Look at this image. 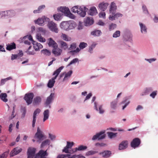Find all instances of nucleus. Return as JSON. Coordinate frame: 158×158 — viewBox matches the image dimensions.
Listing matches in <instances>:
<instances>
[{
	"label": "nucleus",
	"instance_id": "1",
	"mask_svg": "<svg viewBox=\"0 0 158 158\" xmlns=\"http://www.w3.org/2000/svg\"><path fill=\"white\" fill-rule=\"evenodd\" d=\"M72 11L74 13H77L82 17H84L86 15V12L88 10V9L84 6H75L71 9Z\"/></svg>",
	"mask_w": 158,
	"mask_h": 158
},
{
	"label": "nucleus",
	"instance_id": "2",
	"mask_svg": "<svg viewBox=\"0 0 158 158\" xmlns=\"http://www.w3.org/2000/svg\"><path fill=\"white\" fill-rule=\"evenodd\" d=\"M76 26V23L73 21H63L60 25L62 29L67 31L74 29Z\"/></svg>",
	"mask_w": 158,
	"mask_h": 158
},
{
	"label": "nucleus",
	"instance_id": "3",
	"mask_svg": "<svg viewBox=\"0 0 158 158\" xmlns=\"http://www.w3.org/2000/svg\"><path fill=\"white\" fill-rule=\"evenodd\" d=\"M49 19L44 16L41 18H39L36 20L35 21V23L40 26H44L49 21Z\"/></svg>",
	"mask_w": 158,
	"mask_h": 158
},
{
	"label": "nucleus",
	"instance_id": "4",
	"mask_svg": "<svg viewBox=\"0 0 158 158\" xmlns=\"http://www.w3.org/2000/svg\"><path fill=\"white\" fill-rule=\"evenodd\" d=\"M105 132V131H104L96 133L93 136L92 138V140H95L98 139V140H100L104 139L106 136Z\"/></svg>",
	"mask_w": 158,
	"mask_h": 158
},
{
	"label": "nucleus",
	"instance_id": "5",
	"mask_svg": "<svg viewBox=\"0 0 158 158\" xmlns=\"http://www.w3.org/2000/svg\"><path fill=\"white\" fill-rule=\"evenodd\" d=\"M47 26L48 28L52 31L57 33L58 30L57 24L52 21H49L48 22Z\"/></svg>",
	"mask_w": 158,
	"mask_h": 158
},
{
	"label": "nucleus",
	"instance_id": "6",
	"mask_svg": "<svg viewBox=\"0 0 158 158\" xmlns=\"http://www.w3.org/2000/svg\"><path fill=\"white\" fill-rule=\"evenodd\" d=\"M54 93H51L50 95L47 98V99L44 102V105L45 107H48L51 108V104L52 103L54 98Z\"/></svg>",
	"mask_w": 158,
	"mask_h": 158
},
{
	"label": "nucleus",
	"instance_id": "7",
	"mask_svg": "<svg viewBox=\"0 0 158 158\" xmlns=\"http://www.w3.org/2000/svg\"><path fill=\"white\" fill-rule=\"evenodd\" d=\"M33 97L34 94L33 93H29L25 94L24 99L26 101L27 105H28L32 103Z\"/></svg>",
	"mask_w": 158,
	"mask_h": 158
},
{
	"label": "nucleus",
	"instance_id": "8",
	"mask_svg": "<svg viewBox=\"0 0 158 158\" xmlns=\"http://www.w3.org/2000/svg\"><path fill=\"white\" fill-rule=\"evenodd\" d=\"M141 143L139 138H136L134 139L131 143V146L134 148L139 147Z\"/></svg>",
	"mask_w": 158,
	"mask_h": 158
},
{
	"label": "nucleus",
	"instance_id": "9",
	"mask_svg": "<svg viewBox=\"0 0 158 158\" xmlns=\"http://www.w3.org/2000/svg\"><path fill=\"white\" fill-rule=\"evenodd\" d=\"M44 136L43 132L40 130L39 127H38L37 132L35 135V137L37 138L39 140L41 141L43 139Z\"/></svg>",
	"mask_w": 158,
	"mask_h": 158
},
{
	"label": "nucleus",
	"instance_id": "10",
	"mask_svg": "<svg viewBox=\"0 0 158 158\" xmlns=\"http://www.w3.org/2000/svg\"><path fill=\"white\" fill-rule=\"evenodd\" d=\"M117 9V6L115 3L113 2H112L110 5L109 9V13L111 15L114 14L116 12Z\"/></svg>",
	"mask_w": 158,
	"mask_h": 158
},
{
	"label": "nucleus",
	"instance_id": "11",
	"mask_svg": "<svg viewBox=\"0 0 158 158\" xmlns=\"http://www.w3.org/2000/svg\"><path fill=\"white\" fill-rule=\"evenodd\" d=\"M123 16V15L122 14L119 12H117L116 13H115L114 15H110L109 17V19L110 20L113 21L118 19L119 17H122Z\"/></svg>",
	"mask_w": 158,
	"mask_h": 158
},
{
	"label": "nucleus",
	"instance_id": "12",
	"mask_svg": "<svg viewBox=\"0 0 158 158\" xmlns=\"http://www.w3.org/2000/svg\"><path fill=\"white\" fill-rule=\"evenodd\" d=\"M35 149L34 148H29L27 150L28 158H33L35 156Z\"/></svg>",
	"mask_w": 158,
	"mask_h": 158
},
{
	"label": "nucleus",
	"instance_id": "13",
	"mask_svg": "<svg viewBox=\"0 0 158 158\" xmlns=\"http://www.w3.org/2000/svg\"><path fill=\"white\" fill-rule=\"evenodd\" d=\"M62 49L57 47H54L52 50V53L55 56H60L62 52Z\"/></svg>",
	"mask_w": 158,
	"mask_h": 158
},
{
	"label": "nucleus",
	"instance_id": "14",
	"mask_svg": "<svg viewBox=\"0 0 158 158\" xmlns=\"http://www.w3.org/2000/svg\"><path fill=\"white\" fill-rule=\"evenodd\" d=\"M108 5L109 3H108L103 2L98 4V7L99 9L101 11H104L106 10Z\"/></svg>",
	"mask_w": 158,
	"mask_h": 158
},
{
	"label": "nucleus",
	"instance_id": "15",
	"mask_svg": "<svg viewBox=\"0 0 158 158\" xmlns=\"http://www.w3.org/2000/svg\"><path fill=\"white\" fill-rule=\"evenodd\" d=\"M153 90V88L152 87H148L145 88L143 91L140 94V95L143 96L148 95Z\"/></svg>",
	"mask_w": 158,
	"mask_h": 158
},
{
	"label": "nucleus",
	"instance_id": "16",
	"mask_svg": "<svg viewBox=\"0 0 158 158\" xmlns=\"http://www.w3.org/2000/svg\"><path fill=\"white\" fill-rule=\"evenodd\" d=\"M128 145V141L127 140L123 141L119 144L118 146V149L119 150L125 149L127 148Z\"/></svg>",
	"mask_w": 158,
	"mask_h": 158
},
{
	"label": "nucleus",
	"instance_id": "17",
	"mask_svg": "<svg viewBox=\"0 0 158 158\" xmlns=\"http://www.w3.org/2000/svg\"><path fill=\"white\" fill-rule=\"evenodd\" d=\"M4 17L10 18L12 17L15 15V12L13 10H9L4 11Z\"/></svg>",
	"mask_w": 158,
	"mask_h": 158
},
{
	"label": "nucleus",
	"instance_id": "18",
	"mask_svg": "<svg viewBox=\"0 0 158 158\" xmlns=\"http://www.w3.org/2000/svg\"><path fill=\"white\" fill-rule=\"evenodd\" d=\"M141 33L143 34H146L147 32V28L146 25L141 22L139 23Z\"/></svg>",
	"mask_w": 158,
	"mask_h": 158
},
{
	"label": "nucleus",
	"instance_id": "19",
	"mask_svg": "<svg viewBox=\"0 0 158 158\" xmlns=\"http://www.w3.org/2000/svg\"><path fill=\"white\" fill-rule=\"evenodd\" d=\"M64 67L63 66H61L56 70L52 74L53 75H55V76L51 79L53 81H55V80L56 78L58 76L61 70L63 69Z\"/></svg>",
	"mask_w": 158,
	"mask_h": 158
},
{
	"label": "nucleus",
	"instance_id": "20",
	"mask_svg": "<svg viewBox=\"0 0 158 158\" xmlns=\"http://www.w3.org/2000/svg\"><path fill=\"white\" fill-rule=\"evenodd\" d=\"M22 150V149L18 147L15 148L11 152L10 156H13L16 155L21 152Z\"/></svg>",
	"mask_w": 158,
	"mask_h": 158
},
{
	"label": "nucleus",
	"instance_id": "21",
	"mask_svg": "<svg viewBox=\"0 0 158 158\" xmlns=\"http://www.w3.org/2000/svg\"><path fill=\"white\" fill-rule=\"evenodd\" d=\"M131 96L126 97L124 98V100L122 102V104H124L125 103V105L123 107V110H124L127 106L130 103V101L129 100L131 98Z\"/></svg>",
	"mask_w": 158,
	"mask_h": 158
},
{
	"label": "nucleus",
	"instance_id": "22",
	"mask_svg": "<svg viewBox=\"0 0 158 158\" xmlns=\"http://www.w3.org/2000/svg\"><path fill=\"white\" fill-rule=\"evenodd\" d=\"M88 13L90 15L94 16L98 14V12L95 6H93L89 10Z\"/></svg>",
	"mask_w": 158,
	"mask_h": 158
},
{
	"label": "nucleus",
	"instance_id": "23",
	"mask_svg": "<svg viewBox=\"0 0 158 158\" xmlns=\"http://www.w3.org/2000/svg\"><path fill=\"white\" fill-rule=\"evenodd\" d=\"M42 101V98L40 96H36L35 97L33 101V104L34 106L39 105Z\"/></svg>",
	"mask_w": 158,
	"mask_h": 158
},
{
	"label": "nucleus",
	"instance_id": "24",
	"mask_svg": "<svg viewBox=\"0 0 158 158\" xmlns=\"http://www.w3.org/2000/svg\"><path fill=\"white\" fill-rule=\"evenodd\" d=\"M118 99H116L110 103V107L113 110H115L117 107Z\"/></svg>",
	"mask_w": 158,
	"mask_h": 158
},
{
	"label": "nucleus",
	"instance_id": "25",
	"mask_svg": "<svg viewBox=\"0 0 158 158\" xmlns=\"http://www.w3.org/2000/svg\"><path fill=\"white\" fill-rule=\"evenodd\" d=\"M58 10L64 13L65 15L68 12H70V10L68 7H60L57 9Z\"/></svg>",
	"mask_w": 158,
	"mask_h": 158
},
{
	"label": "nucleus",
	"instance_id": "26",
	"mask_svg": "<svg viewBox=\"0 0 158 158\" xmlns=\"http://www.w3.org/2000/svg\"><path fill=\"white\" fill-rule=\"evenodd\" d=\"M94 23V20L91 17H87L85 21V25L88 26L92 25Z\"/></svg>",
	"mask_w": 158,
	"mask_h": 158
},
{
	"label": "nucleus",
	"instance_id": "27",
	"mask_svg": "<svg viewBox=\"0 0 158 158\" xmlns=\"http://www.w3.org/2000/svg\"><path fill=\"white\" fill-rule=\"evenodd\" d=\"M33 44L34 45V48L36 51H38L40 49L43 48V46L41 44L36 42L33 41Z\"/></svg>",
	"mask_w": 158,
	"mask_h": 158
},
{
	"label": "nucleus",
	"instance_id": "28",
	"mask_svg": "<svg viewBox=\"0 0 158 158\" xmlns=\"http://www.w3.org/2000/svg\"><path fill=\"white\" fill-rule=\"evenodd\" d=\"M49 42L48 43V45L49 47H52L54 48L57 47L58 46L57 44L53 39L50 38L48 39Z\"/></svg>",
	"mask_w": 158,
	"mask_h": 158
},
{
	"label": "nucleus",
	"instance_id": "29",
	"mask_svg": "<svg viewBox=\"0 0 158 158\" xmlns=\"http://www.w3.org/2000/svg\"><path fill=\"white\" fill-rule=\"evenodd\" d=\"M87 148V147L86 146H84L82 145L79 146L78 148H76L72 150L73 152H76L77 151H82L86 149Z\"/></svg>",
	"mask_w": 158,
	"mask_h": 158
},
{
	"label": "nucleus",
	"instance_id": "30",
	"mask_svg": "<svg viewBox=\"0 0 158 158\" xmlns=\"http://www.w3.org/2000/svg\"><path fill=\"white\" fill-rule=\"evenodd\" d=\"M44 118L43 121L44 122L48 119L49 116V110L48 109L45 110L43 113Z\"/></svg>",
	"mask_w": 158,
	"mask_h": 158
},
{
	"label": "nucleus",
	"instance_id": "31",
	"mask_svg": "<svg viewBox=\"0 0 158 158\" xmlns=\"http://www.w3.org/2000/svg\"><path fill=\"white\" fill-rule=\"evenodd\" d=\"M111 154V152L109 151H105L103 152H100L99 155H102V156L105 158L110 157Z\"/></svg>",
	"mask_w": 158,
	"mask_h": 158
},
{
	"label": "nucleus",
	"instance_id": "32",
	"mask_svg": "<svg viewBox=\"0 0 158 158\" xmlns=\"http://www.w3.org/2000/svg\"><path fill=\"white\" fill-rule=\"evenodd\" d=\"M45 8V6L44 5H43L39 6L38 8L37 9L33 11V13L34 14H37L41 13L43 9Z\"/></svg>",
	"mask_w": 158,
	"mask_h": 158
},
{
	"label": "nucleus",
	"instance_id": "33",
	"mask_svg": "<svg viewBox=\"0 0 158 158\" xmlns=\"http://www.w3.org/2000/svg\"><path fill=\"white\" fill-rule=\"evenodd\" d=\"M59 43L61 48L65 50L68 48V44L65 42L60 40L59 41Z\"/></svg>",
	"mask_w": 158,
	"mask_h": 158
},
{
	"label": "nucleus",
	"instance_id": "34",
	"mask_svg": "<svg viewBox=\"0 0 158 158\" xmlns=\"http://www.w3.org/2000/svg\"><path fill=\"white\" fill-rule=\"evenodd\" d=\"M15 48L16 45L14 42L6 45V49L8 51H10Z\"/></svg>",
	"mask_w": 158,
	"mask_h": 158
},
{
	"label": "nucleus",
	"instance_id": "35",
	"mask_svg": "<svg viewBox=\"0 0 158 158\" xmlns=\"http://www.w3.org/2000/svg\"><path fill=\"white\" fill-rule=\"evenodd\" d=\"M64 76L63 80V81L64 82L67 81L68 79L70 77L73 73L72 70H70L67 73L64 72Z\"/></svg>",
	"mask_w": 158,
	"mask_h": 158
},
{
	"label": "nucleus",
	"instance_id": "36",
	"mask_svg": "<svg viewBox=\"0 0 158 158\" xmlns=\"http://www.w3.org/2000/svg\"><path fill=\"white\" fill-rule=\"evenodd\" d=\"M133 35L131 33H128L124 37V40L126 41L131 42L132 41Z\"/></svg>",
	"mask_w": 158,
	"mask_h": 158
},
{
	"label": "nucleus",
	"instance_id": "37",
	"mask_svg": "<svg viewBox=\"0 0 158 158\" xmlns=\"http://www.w3.org/2000/svg\"><path fill=\"white\" fill-rule=\"evenodd\" d=\"M102 32L100 30H95L91 32L90 34L94 36H99L101 35Z\"/></svg>",
	"mask_w": 158,
	"mask_h": 158
},
{
	"label": "nucleus",
	"instance_id": "38",
	"mask_svg": "<svg viewBox=\"0 0 158 158\" xmlns=\"http://www.w3.org/2000/svg\"><path fill=\"white\" fill-rule=\"evenodd\" d=\"M66 156L68 158H85V157L81 155H71L70 154H66Z\"/></svg>",
	"mask_w": 158,
	"mask_h": 158
},
{
	"label": "nucleus",
	"instance_id": "39",
	"mask_svg": "<svg viewBox=\"0 0 158 158\" xmlns=\"http://www.w3.org/2000/svg\"><path fill=\"white\" fill-rule=\"evenodd\" d=\"M36 38L40 42H44L46 41L45 39L39 33L36 34Z\"/></svg>",
	"mask_w": 158,
	"mask_h": 158
},
{
	"label": "nucleus",
	"instance_id": "40",
	"mask_svg": "<svg viewBox=\"0 0 158 158\" xmlns=\"http://www.w3.org/2000/svg\"><path fill=\"white\" fill-rule=\"evenodd\" d=\"M7 95L6 93H1L0 94V98L4 102H7L8 100L6 99Z\"/></svg>",
	"mask_w": 158,
	"mask_h": 158
},
{
	"label": "nucleus",
	"instance_id": "41",
	"mask_svg": "<svg viewBox=\"0 0 158 158\" xmlns=\"http://www.w3.org/2000/svg\"><path fill=\"white\" fill-rule=\"evenodd\" d=\"M62 15L60 14L57 13V14H54L53 15V17L54 19L57 21H60L61 20L62 18Z\"/></svg>",
	"mask_w": 158,
	"mask_h": 158
},
{
	"label": "nucleus",
	"instance_id": "42",
	"mask_svg": "<svg viewBox=\"0 0 158 158\" xmlns=\"http://www.w3.org/2000/svg\"><path fill=\"white\" fill-rule=\"evenodd\" d=\"M107 133L108 137L110 139H112L113 138L116 137L117 134V133H113L111 132H108Z\"/></svg>",
	"mask_w": 158,
	"mask_h": 158
},
{
	"label": "nucleus",
	"instance_id": "43",
	"mask_svg": "<svg viewBox=\"0 0 158 158\" xmlns=\"http://www.w3.org/2000/svg\"><path fill=\"white\" fill-rule=\"evenodd\" d=\"M12 79V77H9L6 78L1 79L0 81V86H2L4 85L6 81Z\"/></svg>",
	"mask_w": 158,
	"mask_h": 158
},
{
	"label": "nucleus",
	"instance_id": "44",
	"mask_svg": "<svg viewBox=\"0 0 158 158\" xmlns=\"http://www.w3.org/2000/svg\"><path fill=\"white\" fill-rule=\"evenodd\" d=\"M62 39L67 41H70L71 40V38L70 37L68 36L65 34H62L61 35Z\"/></svg>",
	"mask_w": 158,
	"mask_h": 158
},
{
	"label": "nucleus",
	"instance_id": "45",
	"mask_svg": "<svg viewBox=\"0 0 158 158\" xmlns=\"http://www.w3.org/2000/svg\"><path fill=\"white\" fill-rule=\"evenodd\" d=\"M55 82V81H53L52 79L49 80L47 84L48 87L49 88H52Z\"/></svg>",
	"mask_w": 158,
	"mask_h": 158
},
{
	"label": "nucleus",
	"instance_id": "46",
	"mask_svg": "<svg viewBox=\"0 0 158 158\" xmlns=\"http://www.w3.org/2000/svg\"><path fill=\"white\" fill-rule=\"evenodd\" d=\"M41 52L43 53L44 55L48 56H49L51 54L50 51L47 49L42 50L41 51Z\"/></svg>",
	"mask_w": 158,
	"mask_h": 158
},
{
	"label": "nucleus",
	"instance_id": "47",
	"mask_svg": "<svg viewBox=\"0 0 158 158\" xmlns=\"http://www.w3.org/2000/svg\"><path fill=\"white\" fill-rule=\"evenodd\" d=\"M21 111L22 113V117L24 118L26 113V107L25 106H22L21 108Z\"/></svg>",
	"mask_w": 158,
	"mask_h": 158
},
{
	"label": "nucleus",
	"instance_id": "48",
	"mask_svg": "<svg viewBox=\"0 0 158 158\" xmlns=\"http://www.w3.org/2000/svg\"><path fill=\"white\" fill-rule=\"evenodd\" d=\"M50 143V141L49 139H47L43 141L41 143V147L43 148L45 146L49 145Z\"/></svg>",
	"mask_w": 158,
	"mask_h": 158
},
{
	"label": "nucleus",
	"instance_id": "49",
	"mask_svg": "<svg viewBox=\"0 0 158 158\" xmlns=\"http://www.w3.org/2000/svg\"><path fill=\"white\" fill-rule=\"evenodd\" d=\"M96 45L95 44H92L89 47L88 52L90 53H92L93 52V49L95 48Z\"/></svg>",
	"mask_w": 158,
	"mask_h": 158
},
{
	"label": "nucleus",
	"instance_id": "50",
	"mask_svg": "<svg viewBox=\"0 0 158 158\" xmlns=\"http://www.w3.org/2000/svg\"><path fill=\"white\" fill-rule=\"evenodd\" d=\"M86 43L85 42H81L80 43L79 47L81 49H83L87 46Z\"/></svg>",
	"mask_w": 158,
	"mask_h": 158
},
{
	"label": "nucleus",
	"instance_id": "51",
	"mask_svg": "<svg viewBox=\"0 0 158 158\" xmlns=\"http://www.w3.org/2000/svg\"><path fill=\"white\" fill-rule=\"evenodd\" d=\"M117 25L115 23H112L109 25V30L111 31L114 30V29L116 28Z\"/></svg>",
	"mask_w": 158,
	"mask_h": 158
},
{
	"label": "nucleus",
	"instance_id": "52",
	"mask_svg": "<svg viewBox=\"0 0 158 158\" xmlns=\"http://www.w3.org/2000/svg\"><path fill=\"white\" fill-rule=\"evenodd\" d=\"M142 8L143 12L144 14L147 15H148L149 14V12L148 9L146 6L145 5H143Z\"/></svg>",
	"mask_w": 158,
	"mask_h": 158
},
{
	"label": "nucleus",
	"instance_id": "53",
	"mask_svg": "<svg viewBox=\"0 0 158 158\" xmlns=\"http://www.w3.org/2000/svg\"><path fill=\"white\" fill-rule=\"evenodd\" d=\"M98 152L97 151L91 150L87 152L86 153L85 155L86 156H89V155H93Z\"/></svg>",
	"mask_w": 158,
	"mask_h": 158
},
{
	"label": "nucleus",
	"instance_id": "54",
	"mask_svg": "<svg viewBox=\"0 0 158 158\" xmlns=\"http://www.w3.org/2000/svg\"><path fill=\"white\" fill-rule=\"evenodd\" d=\"M120 32L119 31H116L113 34V37L114 38H117L120 36Z\"/></svg>",
	"mask_w": 158,
	"mask_h": 158
},
{
	"label": "nucleus",
	"instance_id": "55",
	"mask_svg": "<svg viewBox=\"0 0 158 158\" xmlns=\"http://www.w3.org/2000/svg\"><path fill=\"white\" fill-rule=\"evenodd\" d=\"M41 110L39 108L36 109L34 112L33 116H36L40 113Z\"/></svg>",
	"mask_w": 158,
	"mask_h": 158
},
{
	"label": "nucleus",
	"instance_id": "56",
	"mask_svg": "<svg viewBox=\"0 0 158 158\" xmlns=\"http://www.w3.org/2000/svg\"><path fill=\"white\" fill-rule=\"evenodd\" d=\"M102 105H100L99 107V109H98L99 113L100 114H103L105 112V110L102 108Z\"/></svg>",
	"mask_w": 158,
	"mask_h": 158
},
{
	"label": "nucleus",
	"instance_id": "57",
	"mask_svg": "<svg viewBox=\"0 0 158 158\" xmlns=\"http://www.w3.org/2000/svg\"><path fill=\"white\" fill-rule=\"evenodd\" d=\"M27 38L29 40L32 41L33 42V41H34L32 39V36L31 35H27L24 36L23 37V38L22 39V40L23 39H26V38Z\"/></svg>",
	"mask_w": 158,
	"mask_h": 158
},
{
	"label": "nucleus",
	"instance_id": "58",
	"mask_svg": "<svg viewBox=\"0 0 158 158\" xmlns=\"http://www.w3.org/2000/svg\"><path fill=\"white\" fill-rule=\"evenodd\" d=\"M157 94V91L155 90L152 92L150 94V96L153 98H154Z\"/></svg>",
	"mask_w": 158,
	"mask_h": 158
},
{
	"label": "nucleus",
	"instance_id": "59",
	"mask_svg": "<svg viewBox=\"0 0 158 158\" xmlns=\"http://www.w3.org/2000/svg\"><path fill=\"white\" fill-rule=\"evenodd\" d=\"M67 143L66 148H68L69 149L71 148L73 145V142H70L67 141Z\"/></svg>",
	"mask_w": 158,
	"mask_h": 158
},
{
	"label": "nucleus",
	"instance_id": "60",
	"mask_svg": "<svg viewBox=\"0 0 158 158\" xmlns=\"http://www.w3.org/2000/svg\"><path fill=\"white\" fill-rule=\"evenodd\" d=\"M8 154V151L5 152L3 154L0 156V158H6Z\"/></svg>",
	"mask_w": 158,
	"mask_h": 158
},
{
	"label": "nucleus",
	"instance_id": "61",
	"mask_svg": "<svg viewBox=\"0 0 158 158\" xmlns=\"http://www.w3.org/2000/svg\"><path fill=\"white\" fill-rule=\"evenodd\" d=\"M65 16L72 19H74L75 18V15L72 14L70 11V12H68Z\"/></svg>",
	"mask_w": 158,
	"mask_h": 158
},
{
	"label": "nucleus",
	"instance_id": "62",
	"mask_svg": "<svg viewBox=\"0 0 158 158\" xmlns=\"http://www.w3.org/2000/svg\"><path fill=\"white\" fill-rule=\"evenodd\" d=\"M99 16L100 18H102L105 19L106 18V14L105 13L101 11L99 14Z\"/></svg>",
	"mask_w": 158,
	"mask_h": 158
},
{
	"label": "nucleus",
	"instance_id": "63",
	"mask_svg": "<svg viewBox=\"0 0 158 158\" xmlns=\"http://www.w3.org/2000/svg\"><path fill=\"white\" fill-rule=\"evenodd\" d=\"M78 59L77 58H75L73 59L69 64L68 66H69L71 64L75 63L78 61Z\"/></svg>",
	"mask_w": 158,
	"mask_h": 158
},
{
	"label": "nucleus",
	"instance_id": "64",
	"mask_svg": "<svg viewBox=\"0 0 158 158\" xmlns=\"http://www.w3.org/2000/svg\"><path fill=\"white\" fill-rule=\"evenodd\" d=\"M77 47L76 44L75 43H73L70 45V47L69 48V50L74 49Z\"/></svg>",
	"mask_w": 158,
	"mask_h": 158
}]
</instances>
